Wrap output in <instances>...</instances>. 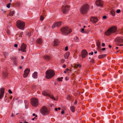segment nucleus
Returning a JSON list of instances; mask_svg holds the SVG:
<instances>
[{
    "label": "nucleus",
    "instance_id": "obj_49",
    "mask_svg": "<svg viewBox=\"0 0 123 123\" xmlns=\"http://www.w3.org/2000/svg\"><path fill=\"white\" fill-rule=\"evenodd\" d=\"M101 45L103 47H104L105 46V43H102V44H101Z\"/></svg>",
    "mask_w": 123,
    "mask_h": 123
},
{
    "label": "nucleus",
    "instance_id": "obj_34",
    "mask_svg": "<svg viewBox=\"0 0 123 123\" xmlns=\"http://www.w3.org/2000/svg\"><path fill=\"white\" fill-rule=\"evenodd\" d=\"M63 78V77H62L61 78H57V80H58L60 81H62V79Z\"/></svg>",
    "mask_w": 123,
    "mask_h": 123
},
{
    "label": "nucleus",
    "instance_id": "obj_45",
    "mask_svg": "<svg viewBox=\"0 0 123 123\" xmlns=\"http://www.w3.org/2000/svg\"><path fill=\"white\" fill-rule=\"evenodd\" d=\"M107 18V16L106 15L104 16L103 17V18L104 19H106Z\"/></svg>",
    "mask_w": 123,
    "mask_h": 123
},
{
    "label": "nucleus",
    "instance_id": "obj_54",
    "mask_svg": "<svg viewBox=\"0 0 123 123\" xmlns=\"http://www.w3.org/2000/svg\"><path fill=\"white\" fill-rule=\"evenodd\" d=\"M64 60L63 59H62L61 60V62L62 63H63L64 62Z\"/></svg>",
    "mask_w": 123,
    "mask_h": 123
},
{
    "label": "nucleus",
    "instance_id": "obj_21",
    "mask_svg": "<svg viewBox=\"0 0 123 123\" xmlns=\"http://www.w3.org/2000/svg\"><path fill=\"white\" fill-rule=\"evenodd\" d=\"M37 72H35L33 73L32 75V77L34 79L37 78Z\"/></svg>",
    "mask_w": 123,
    "mask_h": 123
},
{
    "label": "nucleus",
    "instance_id": "obj_5",
    "mask_svg": "<svg viewBox=\"0 0 123 123\" xmlns=\"http://www.w3.org/2000/svg\"><path fill=\"white\" fill-rule=\"evenodd\" d=\"M25 26V22L20 20H18L17 22V26L19 29L24 30Z\"/></svg>",
    "mask_w": 123,
    "mask_h": 123
},
{
    "label": "nucleus",
    "instance_id": "obj_28",
    "mask_svg": "<svg viewBox=\"0 0 123 123\" xmlns=\"http://www.w3.org/2000/svg\"><path fill=\"white\" fill-rule=\"evenodd\" d=\"M26 35L28 37H30L31 35V32L30 31L28 32L27 33H26Z\"/></svg>",
    "mask_w": 123,
    "mask_h": 123
},
{
    "label": "nucleus",
    "instance_id": "obj_33",
    "mask_svg": "<svg viewBox=\"0 0 123 123\" xmlns=\"http://www.w3.org/2000/svg\"><path fill=\"white\" fill-rule=\"evenodd\" d=\"M74 67L75 68H77L78 67H79V68H80L81 67V66L80 64H78L77 65H75Z\"/></svg>",
    "mask_w": 123,
    "mask_h": 123
},
{
    "label": "nucleus",
    "instance_id": "obj_27",
    "mask_svg": "<svg viewBox=\"0 0 123 123\" xmlns=\"http://www.w3.org/2000/svg\"><path fill=\"white\" fill-rule=\"evenodd\" d=\"M96 45H97L98 47V48H99L100 47V42L99 41V40L98 41H97V42L96 43Z\"/></svg>",
    "mask_w": 123,
    "mask_h": 123
},
{
    "label": "nucleus",
    "instance_id": "obj_60",
    "mask_svg": "<svg viewBox=\"0 0 123 123\" xmlns=\"http://www.w3.org/2000/svg\"><path fill=\"white\" fill-rule=\"evenodd\" d=\"M21 59H24V57L22 56H21Z\"/></svg>",
    "mask_w": 123,
    "mask_h": 123
},
{
    "label": "nucleus",
    "instance_id": "obj_40",
    "mask_svg": "<svg viewBox=\"0 0 123 123\" xmlns=\"http://www.w3.org/2000/svg\"><path fill=\"white\" fill-rule=\"evenodd\" d=\"M69 78L68 76H66V77L65 78V80L67 81L69 80Z\"/></svg>",
    "mask_w": 123,
    "mask_h": 123
},
{
    "label": "nucleus",
    "instance_id": "obj_42",
    "mask_svg": "<svg viewBox=\"0 0 123 123\" xmlns=\"http://www.w3.org/2000/svg\"><path fill=\"white\" fill-rule=\"evenodd\" d=\"M61 114L62 115H64V114L65 113H64V110H62L61 111Z\"/></svg>",
    "mask_w": 123,
    "mask_h": 123
},
{
    "label": "nucleus",
    "instance_id": "obj_64",
    "mask_svg": "<svg viewBox=\"0 0 123 123\" xmlns=\"http://www.w3.org/2000/svg\"><path fill=\"white\" fill-rule=\"evenodd\" d=\"M97 51H95L94 52V53L95 54H97Z\"/></svg>",
    "mask_w": 123,
    "mask_h": 123
},
{
    "label": "nucleus",
    "instance_id": "obj_62",
    "mask_svg": "<svg viewBox=\"0 0 123 123\" xmlns=\"http://www.w3.org/2000/svg\"><path fill=\"white\" fill-rule=\"evenodd\" d=\"M36 118V117H34V118H32V120H34Z\"/></svg>",
    "mask_w": 123,
    "mask_h": 123
},
{
    "label": "nucleus",
    "instance_id": "obj_44",
    "mask_svg": "<svg viewBox=\"0 0 123 123\" xmlns=\"http://www.w3.org/2000/svg\"><path fill=\"white\" fill-rule=\"evenodd\" d=\"M89 31V30H87L86 31H85L84 33H88Z\"/></svg>",
    "mask_w": 123,
    "mask_h": 123
},
{
    "label": "nucleus",
    "instance_id": "obj_25",
    "mask_svg": "<svg viewBox=\"0 0 123 123\" xmlns=\"http://www.w3.org/2000/svg\"><path fill=\"white\" fill-rule=\"evenodd\" d=\"M51 98L52 99L55 100H56V98H55L54 96L52 95H51V94H49V96H48Z\"/></svg>",
    "mask_w": 123,
    "mask_h": 123
},
{
    "label": "nucleus",
    "instance_id": "obj_39",
    "mask_svg": "<svg viewBox=\"0 0 123 123\" xmlns=\"http://www.w3.org/2000/svg\"><path fill=\"white\" fill-rule=\"evenodd\" d=\"M4 55L6 57L8 55V53L7 52H6L4 53Z\"/></svg>",
    "mask_w": 123,
    "mask_h": 123
},
{
    "label": "nucleus",
    "instance_id": "obj_36",
    "mask_svg": "<svg viewBox=\"0 0 123 123\" xmlns=\"http://www.w3.org/2000/svg\"><path fill=\"white\" fill-rule=\"evenodd\" d=\"M17 38L16 39L17 40H19V39L18 37H21L22 36H21L19 34H17L16 35Z\"/></svg>",
    "mask_w": 123,
    "mask_h": 123
},
{
    "label": "nucleus",
    "instance_id": "obj_58",
    "mask_svg": "<svg viewBox=\"0 0 123 123\" xmlns=\"http://www.w3.org/2000/svg\"><path fill=\"white\" fill-rule=\"evenodd\" d=\"M109 48H111V47L112 46L110 45L109 44Z\"/></svg>",
    "mask_w": 123,
    "mask_h": 123
},
{
    "label": "nucleus",
    "instance_id": "obj_38",
    "mask_svg": "<svg viewBox=\"0 0 123 123\" xmlns=\"http://www.w3.org/2000/svg\"><path fill=\"white\" fill-rule=\"evenodd\" d=\"M11 4L9 3L8 4H7L6 5V7L8 8H10V5Z\"/></svg>",
    "mask_w": 123,
    "mask_h": 123
},
{
    "label": "nucleus",
    "instance_id": "obj_61",
    "mask_svg": "<svg viewBox=\"0 0 123 123\" xmlns=\"http://www.w3.org/2000/svg\"><path fill=\"white\" fill-rule=\"evenodd\" d=\"M7 33H8V34H9V33H10V31H9V30H8L7 31Z\"/></svg>",
    "mask_w": 123,
    "mask_h": 123
},
{
    "label": "nucleus",
    "instance_id": "obj_32",
    "mask_svg": "<svg viewBox=\"0 0 123 123\" xmlns=\"http://www.w3.org/2000/svg\"><path fill=\"white\" fill-rule=\"evenodd\" d=\"M67 98L69 100H71L72 99L71 96L69 95H68L67 96Z\"/></svg>",
    "mask_w": 123,
    "mask_h": 123
},
{
    "label": "nucleus",
    "instance_id": "obj_22",
    "mask_svg": "<svg viewBox=\"0 0 123 123\" xmlns=\"http://www.w3.org/2000/svg\"><path fill=\"white\" fill-rule=\"evenodd\" d=\"M107 55L106 54H104L99 55L98 56V58L99 59L101 58H104V57L105 56Z\"/></svg>",
    "mask_w": 123,
    "mask_h": 123
},
{
    "label": "nucleus",
    "instance_id": "obj_43",
    "mask_svg": "<svg viewBox=\"0 0 123 123\" xmlns=\"http://www.w3.org/2000/svg\"><path fill=\"white\" fill-rule=\"evenodd\" d=\"M121 12V10L120 9H118L116 11V12L117 13H119Z\"/></svg>",
    "mask_w": 123,
    "mask_h": 123
},
{
    "label": "nucleus",
    "instance_id": "obj_31",
    "mask_svg": "<svg viewBox=\"0 0 123 123\" xmlns=\"http://www.w3.org/2000/svg\"><path fill=\"white\" fill-rule=\"evenodd\" d=\"M43 43L42 40L41 38H39V45Z\"/></svg>",
    "mask_w": 123,
    "mask_h": 123
},
{
    "label": "nucleus",
    "instance_id": "obj_19",
    "mask_svg": "<svg viewBox=\"0 0 123 123\" xmlns=\"http://www.w3.org/2000/svg\"><path fill=\"white\" fill-rule=\"evenodd\" d=\"M43 58L46 61H48L50 60L51 59L50 56L48 55H45L43 56Z\"/></svg>",
    "mask_w": 123,
    "mask_h": 123
},
{
    "label": "nucleus",
    "instance_id": "obj_6",
    "mask_svg": "<svg viewBox=\"0 0 123 123\" xmlns=\"http://www.w3.org/2000/svg\"><path fill=\"white\" fill-rule=\"evenodd\" d=\"M40 112L43 116L49 114V111L48 110L47 107L45 106H43L40 110Z\"/></svg>",
    "mask_w": 123,
    "mask_h": 123
},
{
    "label": "nucleus",
    "instance_id": "obj_14",
    "mask_svg": "<svg viewBox=\"0 0 123 123\" xmlns=\"http://www.w3.org/2000/svg\"><path fill=\"white\" fill-rule=\"evenodd\" d=\"M30 70L28 68H26L24 71V73L23 74V76L24 78L26 77L29 73Z\"/></svg>",
    "mask_w": 123,
    "mask_h": 123
},
{
    "label": "nucleus",
    "instance_id": "obj_18",
    "mask_svg": "<svg viewBox=\"0 0 123 123\" xmlns=\"http://www.w3.org/2000/svg\"><path fill=\"white\" fill-rule=\"evenodd\" d=\"M59 43V42L58 40L57 39H55L54 41V44H53V46H57Z\"/></svg>",
    "mask_w": 123,
    "mask_h": 123
},
{
    "label": "nucleus",
    "instance_id": "obj_11",
    "mask_svg": "<svg viewBox=\"0 0 123 123\" xmlns=\"http://www.w3.org/2000/svg\"><path fill=\"white\" fill-rule=\"evenodd\" d=\"M90 21L93 23H96L98 21V19L96 17H92L90 18Z\"/></svg>",
    "mask_w": 123,
    "mask_h": 123
},
{
    "label": "nucleus",
    "instance_id": "obj_51",
    "mask_svg": "<svg viewBox=\"0 0 123 123\" xmlns=\"http://www.w3.org/2000/svg\"><path fill=\"white\" fill-rule=\"evenodd\" d=\"M66 67V65L65 64H64L62 66V67L64 68H65Z\"/></svg>",
    "mask_w": 123,
    "mask_h": 123
},
{
    "label": "nucleus",
    "instance_id": "obj_53",
    "mask_svg": "<svg viewBox=\"0 0 123 123\" xmlns=\"http://www.w3.org/2000/svg\"><path fill=\"white\" fill-rule=\"evenodd\" d=\"M23 32H21L19 34V35L21 36V35H23Z\"/></svg>",
    "mask_w": 123,
    "mask_h": 123
},
{
    "label": "nucleus",
    "instance_id": "obj_52",
    "mask_svg": "<svg viewBox=\"0 0 123 123\" xmlns=\"http://www.w3.org/2000/svg\"><path fill=\"white\" fill-rule=\"evenodd\" d=\"M77 103V100H75V102H74V103L75 104H76Z\"/></svg>",
    "mask_w": 123,
    "mask_h": 123
},
{
    "label": "nucleus",
    "instance_id": "obj_47",
    "mask_svg": "<svg viewBox=\"0 0 123 123\" xmlns=\"http://www.w3.org/2000/svg\"><path fill=\"white\" fill-rule=\"evenodd\" d=\"M8 92L10 93L11 94L12 93V92L10 89H9L8 90Z\"/></svg>",
    "mask_w": 123,
    "mask_h": 123
},
{
    "label": "nucleus",
    "instance_id": "obj_1",
    "mask_svg": "<svg viewBox=\"0 0 123 123\" xmlns=\"http://www.w3.org/2000/svg\"><path fill=\"white\" fill-rule=\"evenodd\" d=\"M117 27L116 26H112L109 28L105 32V34L107 36L110 35L111 33L116 32L117 30Z\"/></svg>",
    "mask_w": 123,
    "mask_h": 123
},
{
    "label": "nucleus",
    "instance_id": "obj_29",
    "mask_svg": "<svg viewBox=\"0 0 123 123\" xmlns=\"http://www.w3.org/2000/svg\"><path fill=\"white\" fill-rule=\"evenodd\" d=\"M14 13V11H11L9 14V16L11 17L13 16Z\"/></svg>",
    "mask_w": 123,
    "mask_h": 123
},
{
    "label": "nucleus",
    "instance_id": "obj_30",
    "mask_svg": "<svg viewBox=\"0 0 123 123\" xmlns=\"http://www.w3.org/2000/svg\"><path fill=\"white\" fill-rule=\"evenodd\" d=\"M44 17L43 16L41 15L40 17V21H42L44 19Z\"/></svg>",
    "mask_w": 123,
    "mask_h": 123
},
{
    "label": "nucleus",
    "instance_id": "obj_46",
    "mask_svg": "<svg viewBox=\"0 0 123 123\" xmlns=\"http://www.w3.org/2000/svg\"><path fill=\"white\" fill-rule=\"evenodd\" d=\"M65 50L66 51H67L68 50V47L67 46L65 47Z\"/></svg>",
    "mask_w": 123,
    "mask_h": 123
},
{
    "label": "nucleus",
    "instance_id": "obj_59",
    "mask_svg": "<svg viewBox=\"0 0 123 123\" xmlns=\"http://www.w3.org/2000/svg\"><path fill=\"white\" fill-rule=\"evenodd\" d=\"M57 109H58L57 108H55V110L56 111H57Z\"/></svg>",
    "mask_w": 123,
    "mask_h": 123
},
{
    "label": "nucleus",
    "instance_id": "obj_57",
    "mask_svg": "<svg viewBox=\"0 0 123 123\" xmlns=\"http://www.w3.org/2000/svg\"><path fill=\"white\" fill-rule=\"evenodd\" d=\"M105 48H102L101 49V50H105Z\"/></svg>",
    "mask_w": 123,
    "mask_h": 123
},
{
    "label": "nucleus",
    "instance_id": "obj_7",
    "mask_svg": "<svg viewBox=\"0 0 123 123\" xmlns=\"http://www.w3.org/2000/svg\"><path fill=\"white\" fill-rule=\"evenodd\" d=\"M31 103L33 106L34 107L37 106L38 105V99L35 98H31Z\"/></svg>",
    "mask_w": 123,
    "mask_h": 123
},
{
    "label": "nucleus",
    "instance_id": "obj_48",
    "mask_svg": "<svg viewBox=\"0 0 123 123\" xmlns=\"http://www.w3.org/2000/svg\"><path fill=\"white\" fill-rule=\"evenodd\" d=\"M18 45L17 44H15L14 45V47H16V48L17 47H18Z\"/></svg>",
    "mask_w": 123,
    "mask_h": 123
},
{
    "label": "nucleus",
    "instance_id": "obj_20",
    "mask_svg": "<svg viewBox=\"0 0 123 123\" xmlns=\"http://www.w3.org/2000/svg\"><path fill=\"white\" fill-rule=\"evenodd\" d=\"M69 54L70 53L69 52H66L64 55L65 58L66 59H67L69 55Z\"/></svg>",
    "mask_w": 123,
    "mask_h": 123
},
{
    "label": "nucleus",
    "instance_id": "obj_15",
    "mask_svg": "<svg viewBox=\"0 0 123 123\" xmlns=\"http://www.w3.org/2000/svg\"><path fill=\"white\" fill-rule=\"evenodd\" d=\"M62 22L61 21H59L54 23L52 25V28H55L56 27H58L60 26L61 25Z\"/></svg>",
    "mask_w": 123,
    "mask_h": 123
},
{
    "label": "nucleus",
    "instance_id": "obj_26",
    "mask_svg": "<svg viewBox=\"0 0 123 123\" xmlns=\"http://www.w3.org/2000/svg\"><path fill=\"white\" fill-rule=\"evenodd\" d=\"M115 11L113 10H112L111 11V14L113 16H114L115 15Z\"/></svg>",
    "mask_w": 123,
    "mask_h": 123
},
{
    "label": "nucleus",
    "instance_id": "obj_41",
    "mask_svg": "<svg viewBox=\"0 0 123 123\" xmlns=\"http://www.w3.org/2000/svg\"><path fill=\"white\" fill-rule=\"evenodd\" d=\"M4 75L5 77H6L7 75V74L6 73H4Z\"/></svg>",
    "mask_w": 123,
    "mask_h": 123
},
{
    "label": "nucleus",
    "instance_id": "obj_56",
    "mask_svg": "<svg viewBox=\"0 0 123 123\" xmlns=\"http://www.w3.org/2000/svg\"><path fill=\"white\" fill-rule=\"evenodd\" d=\"M119 46H123V44H120L118 45Z\"/></svg>",
    "mask_w": 123,
    "mask_h": 123
},
{
    "label": "nucleus",
    "instance_id": "obj_8",
    "mask_svg": "<svg viewBox=\"0 0 123 123\" xmlns=\"http://www.w3.org/2000/svg\"><path fill=\"white\" fill-rule=\"evenodd\" d=\"M69 6H63L62 8L63 13L66 14L69 11Z\"/></svg>",
    "mask_w": 123,
    "mask_h": 123
},
{
    "label": "nucleus",
    "instance_id": "obj_24",
    "mask_svg": "<svg viewBox=\"0 0 123 123\" xmlns=\"http://www.w3.org/2000/svg\"><path fill=\"white\" fill-rule=\"evenodd\" d=\"M70 109L72 112H74L75 111V107L73 106H71L70 107Z\"/></svg>",
    "mask_w": 123,
    "mask_h": 123
},
{
    "label": "nucleus",
    "instance_id": "obj_12",
    "mask_svg": "<svg viewBox=\"0 0 123 123\" xmlns=\"http://www.w3.org/2000/svg\"><path fill=\"white\" fill-rule=\"evenodd\" d=\"M96 4L98 6L102 7L103 4V2L101 0H97L96 1Z\"/></svg>",
    "mask_w": 123,
    "mask_h": 123
},
{
    "label": "nucleus",
    "instance_id": "obj_23",
    "mask_svg": "<svg viewBox=\"0 0 123 123\" xmlns=\"http://www.w3.org/2000/svg\"><path fill=\"white\" fill-rule=\"evenodd\" d=\"M74 41L76 42H79V38L77 36H76L74 38Z\"/></svg>",
    "mask_w": 123,
    "mask_h": 123
},
{
    "label": "nucleus",
    "instance_id": "obj_4",
    "mask_svg": "<svg viewBox=\"0 0 123 123\" xmlns=\"http://www.w3.org/2000/svg\"><path fill=\"white\" fill-rule=\"evenodd\" d=\"M60 30L62 33L65 35H67L72 31V29L68 27L62 28Z\"/></svg>",
    "mask_w": 123,
    "mask_h": 123
},
{
    "label": "nucleus",
    "instance_id": "obj_17",
    "mask_svg": "<svg viewBox=\"0 0 123 123\" xmlns=\"http://www.w3.org/2000/svg\"><path fill=\"white\" fill-rule=\"evenodd\" d=\"M115 41L118 43H123V39L118 37L115 39Z\"/></svg>",
    "mask_w": 123,
    "mask_h": 123
},
{
    "label": "nucleus",
    "instance_id": "obj_9",
    "mask_svg": "<svg viewBox=\"0 0 123 123\" xmlns=\"http://www.w3.org/2000/svg\"><path fill=\"white\" fill-rule=\"evenodd\" d=\"M26 45L23 43L21 45L20 48L22 52H26Z\"/></svg>",
    "mask_w": 123,
    "mask_h": 123
},
{
    "label": "nucleus",
    "instance_id": "obj_55",
    "mask_svg": "<svg viewBox=\"0 0 123 123\" xmlns=\"http://www.w3.org/2000/svg\"><path fill=\"white\" fill-rule=\"evenodd\" d=\"M11 117H14V115L13 113H12V114Z\"/></svg>",
    "mask_w": 123,
    "mask_h": 123
},
{
    "label": "nucleus",
    "instance_id": "obj_13",
    "mask_svg": "<svg viewBox=\"0 0 123 123\" xmlns=\"http://www.w3.org/2000/svg\"><path fill=\"white\" fill-rule=\"evenodd\" d=\"M42 93L44 96L48 97L49 94H51V92L48 90H44L42 92Z\"/></svg>",
    "mask_w": 123,
    "mask_h": 123
},
{
    "label": "nucleus",
    "instance_id": "obj_35",
    "mask_svg": "<svg viewBox=\"0 0 123 123\" xmlns=\"http://www.w3.org/2000/svg\"><path fill=\"white\" fill-rule=\"evenodd\" d=\"M95 60L93 58H92L91 60V61L90 62V63H93L95 62Z\"/></svg>",
    "mask_w": 123,
    "mask_h": 123
},
{
    "label": "nucleus",
    "instance_id": "obj_16",
    "mask_svg": "<svg viewBox=\"0 0 123 123\" xmlns=\"http://www.w3.org/2000/svg\"><path fill=\"white\" fill-rule=\"evenodd\" d=\"M4 88H1L0 90V99L2 98L4 93Z\"/></svg>",
    "mask_w": 123,
    "mask_h": 123
},
{
    "label": "nucleus",
    "instance_id": "obj_10",
    "mask_svg": "<svg viewBox=\"0 0 123 123\" xmlns=\"http://www.w3.org/2000/svg\"><path fill=\"white\" fill-rule=\"evenodd\" d=\"M87 52L85 49H83L82 51L81 55L82 57L83 58H84L87 55Z\"/></svg>",
    "mask_w": 123,
    "mask_h": 123
},
{
    "label": "nucleus",
    "instance_id": "obj_3",
    "mask_svg": "<svg viewBox=\"0 0 123 123\" xmlns=\"http://www.w3.org/2000/svg\"><path fill=\"white\" fill-rule=\"evenodd\" d=\"M45 74V77L48 79L52 78L55 75V73L54 71L51 69H49L46 71Z\"/></svg>",
    "mask_w": 123,
    "mask_h": 123
},
{
    "label": "nucleus",
    "instance_id": "obj_63",
    "mask_svg": "<svg viewBox=\"0 0 123 123\" xmlns=\"http://www.w3.org/2000/svg\"><path fill=\"white\" fill-rule=\"evenodd\" d=\"M118 47H116V49H118Z\"/></svg>",
    "mask_w": 123,
    "mask_h": 123
},
{
    "label": "nucleus",
    "instance_id": "obj_50",
    "mask_svg": "<svg viewBox=\"0 0 123 123\" xmlns=\"http://www.w3.org/2000/svg\"><path fill=\"white\" fill-rule=\"evenodd\" d=\"M93 53L92 51L91 53H89V55H93Z\"/></svg>",
    "mask_w": 123,
    "mask_h": 123
},
{
    "label": "nucleus",
    "instance_id": "obj_37",
    "mask_svg": "<svg viewBox=\"0 0 123 123\" xmlns=\"http://www.w3.org/2000/svg\"><path fill=\"white\" fill-rule=\"evenodd\" d=\"M80 31L82 33H84L85 32L84 29V28H82L80 30Z\"/></svg>",
    "mask_w": 123,
    "mask_h": 123
},
{
    "label": "nucleus",
    "instance_id": "obj_2",
    "mask_svg": "<svg viewBox=\"0 0 123 123\" xmlns=\"http://www.w3.org/2000/svg\"><path fill=\"white\" fill-rule=\"evenodd\" d=\"M89 8V6L88 4H86L83 5L80 9L81 13L82 14L86 13L88 11Z\"/></svg>",
    "mask_w": 123,
    "mask_h": 123
}]
</instances>
